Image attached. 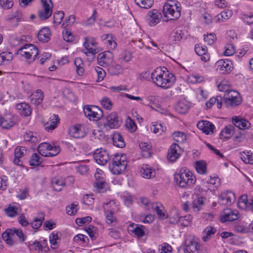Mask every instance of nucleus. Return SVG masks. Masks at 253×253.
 <instances>
[{
	"instance_id": "nucleus-18",
	"label": "nucleus",
	"mask_w": 253,
	"mask_h": 253,
	"mask_svg": "<svg viewBox=\"0 0 253 253\" xmlns=\"http://www.w3.org/2000/svg\"><path fill=\"white\" fill-rule=\"evenodd\" d=\"M106 125L111 128H116L119 127L122 123L121 120L118 116L116 113L110 114L106 118Z\"/></svg>"
},
{
	"instance_id": "nucleus-26",
	"label": "nucleus",
	"mask_w": 253,
	"mask_h": 253,
	"mask_svg": "<svg viewBox=\"0 0 253 253\" xmlns=\"http://www.w3.org/2000/svg\"><path fill=\"white\" fill-rule=\"evenodd\" d=\"M16 108L20 114L24 117L29 116L32 113V109L30 105L26 102L18 103L16 105Z\"/></svg>"
},
{
	"instance_id": "nucleus-39",
	"label": "nucleus",
	"mask_w": 253,
	"mask_h": 253,
	"mask_svg": "<svg viewBox=\"0 0 253 253\" xmlns=\"http://www.w3.org/2000/svg\"><path fill=\"white\" fill-rule=\"evenodd\" d=\"M215 229L211 226L207 227L202 233V239L206 242L208 241L212 235H214L215 233Z\"/></svg>"
},
{
	"instance_id": "nucleus-49",
	"label": "nucleus",
	"mask_w": 253,
	"mask_h": 253,
	"mask_svg": "<svg viewBox=\"0 0 253 253\" xmlns=\"http://www.w3.org/2000/svg\"><path fill=\"white\" fill-rule=\"evenodd\" d=\"M94 186L96 188V191L99 193L105 192L107 188V184L103 180L97 181L94 183Z\"/></svg>"
},
{
	"instance_id": "nucleus-23",
	"label": "nucleus",
	"mask_w": 253,
	"mask_h": 253,
	"mask_svg": "<svg viewBox=\"0 0 253 253\" xmlns=\"http://www.w3.org/2000/svg\"><path fill=\"white\" fill-rule=\"evenodd\" d=\"M144 227L143 225L132 223L128 226L127 230L130 234H134L140 238L144 235Z\"/></svg>"
},
{
	"instance_id": "nucleus-61",
	"label": "nucleus",
	"mask_w": 253,
	"mask_h": 253,
	"mask_svg": "<svg viewBox=\"0 0 253 253\" xmlns=\"http://www.w3.org/2000/svg\"><path fill=\"white\" fill-rule=\"evenodd\" d=\"M64 16V13L62 11H57L54 14L53 22L55 24L59 25L61 23Z\"/></svg>"
},
{
	"instance_id": "nucleus-55",
	"label": "nucleus",
	"mask_w": 253,
	"mask_h": 253,
	"mask_svg": "<svg viewBox=\"0 0 253 253\" xmlns=\"http://www.w3.org/2000/svg\"><path fill=\"white\" fill-rule=\"evenodd\" d=\"M84 230L87 233L88 235L92 239H94L97 235V228L93 225H89L84 228Z\"/></svg>"
},
{
	"instance_id": "nucleus-19",
	"label": "nucleus",
	"mask_w": 253,
	"mask_h": 253,
	"mask_svg": "<svg viewBox=\"0 0 253 253\" xmlns=\"http://www.w3.org/2000/svg\"><path fill=\"white\" fill-rule=\"evenodd\" d=\"M31 104L38 106L42 104L44 98L43 91L41 89H37L33 92L29 97Z\"/></svg>"
},
{
	"instance_id": "nucleus-59",
	"label": "nucleus",
	"mask_w": 253,
	"mask_h": 253,
	"mask_svg": "<svg viewBox=\"0 0 253 253\" xmlns=\"http://www.w3.org/2000/svg\"><path fill=\"white\" fill-rule=\"evenodd\" d=\"M27 152V149L25 147L17 146L14 150V156L15 157H22L25 155Z\"/></svg>"
},
{
	"instance_id": "nucleus-25",
	"label": "nucleus",
	"mask_w": 253,
	"mask_h": 253,
	"mask_svg": "<svg viewBox=\"0 0 253 253\" xmlns=\"http://www.w3.org/2000/svg\"><path fill=\"white\" fill-rule=\"evenodd\" d=\"M195 51L201 56V59L204 62H207L210 59V55L207 52V48L200 44H196L195 46Z\"/></svg>"
},
{
	"instance_id": "nucleus-48",
	"label": "nucleus",
	"mask_w": 253,
	"mask_h": 253,
	"mask_svg": "<svg viewBox=\"0 0 253 253\" xmlns=\"http://www.w3.org/2000/svg\"><path fill=\"white\" fill-rule=\"evenodd\" d=\"M142 150V155L143 157H149L150 156V146L147 143L141 142L139 144Z\"/></svg>"
},
{
	"instance_id": "nucleus-28",
	"label": "nucleus",
	"mask_w": 253,
	"mask_h": 253,
	"mask_svg": "<svg viewBox=\"0 0 253 253\" xmlns=\"http://www.w3.org/2000/svg\"><path fill=\"white\" fill-rule=\"evenodd\" d=\"M235 127L233 125H229L226 126L220 132L219 138L221 139H228L235 133Z\"/></svg>"
},
{
	"instance_id": "nucleus-54",
	"label": "nucleus",
	"mask_w": 253,
	"mask_h": 253,
	"mask_svg": "<svg viewBox=\"0 0 253 253\" xmlns=\"http://www.w3.org/2000/svg\"><path fill=\"white\" fill-rule=\"evenodd\" d=\"M154 210L160 219H164L168 217V216L166 213L164 207L162 206L156 205L154 208Z\"/></svg>"
},
{
	"instance_id": "nucleus-37",
	"label": "nucleus",
	"mask_w": 253,
	"mask_h": 253,
	"mask_svg": "<svg viewBox=\"0 0 253 253\" xmlns=\"http://www.w3.org/2000/svg\"><path fill=\"white\" fill-rule=\"evenodd\" d=\"M43 162V158L38 154L34 153L32 155L29 160V165L32 167H38Z\"/></svg>"
},
{
	"instance_id": "nucleus-51",
	"label": "nucleus",
	"mask_w": 253,
	"mask_h": 253,
	"mask_svg": "<svg viewBox=\"0 0 253 253\" xmlns=\"http://www.w3.org/2000/svg\"><path fill=\"white\" fill-rule=\"evenodd\" d=\"M40 218H35L34 220L31 223L33 228L37 229L41 226L44 220V214L43 212H42L40 213Z\"/></svg>"
},
{
	"instance_id": "nucleus-63",
	"label": "nucleus",
	"mask_w": 253,
	"mask_h": 253,
	"mask_svg": "<svg viewBox=\"0 0 253 253\" xmlns=\"http://www.w3.org/2000/svg\"><path fill=\"white\" fill-rule=\"evenodd\" d=\"M122 71L121 66L119 65H112L108 67V71L112 75H116L119 74Z\"/></svg>"
},
{
	"instance_id": "nucleus-34",
	"label": "nucleus",
	"mask_w": 253,
	"mask_h": 253,
	"mask_svg": "<svg viewBox=\"0 0 253 253\" xmlns=\"http://www.w3.org/2000/svg\"><path fill=\"white\" fill-rule=\"evenodd\" d=\"M50 31L48 28H43L40 30L38 34L37 37L39 40L42 42H47L49 40Z\"/></svg>"
},
{
	"instance_id": "nucleus-22",
	"label": "nucleus",
	"mask_w": 253,
	"mask_h": 253,
	"mask_svg": "<svg viewBox=\"0 0 253 253\" xmlns=\"http://www.w3.org/2000/svg\"><path fill=\"white\" fill-rule=\"evenodd\" d=\"M233 126L240 129H247L251 127V123L247 120L242 118L241 117L235 116L232 118Z\"/></svg>"
},
{
	"instance_id": "nucleus-32",
	"label": "nucleus",
	"mask_w": 253,
	"mask_h": 253,
	"mask_svg": "<svg viewBox=\"0 0 253 253\" xmlns=\"http://www.w3.org/2000/svg\"><path fill=\"white\" fill-rule=\"evenodd\" d=\"M83 126L82 125L77 124L70 129V134L75 138H81L84 136V133L83 131Z\"/></svg>"
},
{
	"instance_id": "nucleus-24",
	"label": "nucleus",
	"mask_w": 253,
	"mask_h": 253,
	"mask_svg": "<svg viewBox=\"0 0 253 253\" xmlns=\"http://www.w3.org/2000/svg\"><path fill=\"white\" fill-rule=\"evenodd\" d=\"M238 217V213L236 211H233L230 209L224 210L221 221L222 222L232 221L236 220Z\"/></svg>"
},
{
	"instance_id": "nucleus-60",
	"label": "nucleus",
	"mask_w": 253,
	"mask_h": 253,
	"mask_svg": "<svg viewBox=\"0 0 253 253\" xmlns=\"http://www.w3.org/2000/svg\"><path fill=\"white\" fill-rule=\"evenodd\" d=\"M101 105L106 110H110L112 107V103L107 97H103L101 100Z\"/></svg>"
},
{
	"instance_id": "nucleus-4",
	"label": "nucleus",
	"mask_w": 253,
	"mask_h": 253,
	"mask_svg": "<svg viewBox=\"0 0 253 253\" xmlns=\"http://www.w3.org/2000/svg\"><path fill=\"white\" fill-rule=\"evenodd\" d=\"M109 169L114 174H119L125 171L127 166L126 156L125 154H115L112 159Z\"/></svg>"
},
{
	"instance_id": "nucleus-57",
	"label": "nucleus",
	"mask_w": 253,
	"mask_h": 253,
	"mask_svg": "<svg viewBox=\"0 0 253 253\" xmlns=\"http://www.w3.org/2000/svg\"><path fill=\"white\" fill-rule=\"evenodd\" d=\"M78 203H73L71 205L66 207V211L68 214L72 215L75 214L78 210Z\"/></svg>"
},
{
	"instance_id": "nucleus-40",
	"label": "nucleus",
	"mask_w": 253,
	"mask_h": 253,
	"mask_svg": "<svg viewBox=\"0 0 253 253\" xmlns=\"http://www.w3.org/2000/svg\"><path fill=\"white\" fill-rule=\"evenodd\" d=\"M204 206L203 197H197L193 201L192 208L195 211H200Z\"/></svg>"
},
{
	"instance_id": "nucleus-35",
	"label": "nucleus",
	"mask_w": 253,
	"mask_h": 253,
	"mask_svg": "<svg viewBox=\"0 0 253 253\" xmlns=\"http://www.w3.org/2000/svg\"><path fill=\"white\" fill-rule=\"evenodd\" d=\"M53 189L56 191H61L66 185V182L61 178L54 177L52 180Z\"/></svg>"
},
{
	"instance_id": "nucleus-36",
	"label": "nucleus",
	"mask_w": 253,
	"mask_h": 253,
	"mask_svg": "<svg viewBox=\"0 0 253 253\" xmlns=\"http://www.w3.org/2000/svg\"><path fill=\"white\" fill-rule=\"evenodd\" d=\"M113 144L119 148H123L125 146V143L123 137L120 133L115 132L112 137Z\"/></svg>"
},
{
	"instance_id": "nucleus-33",
	"label": "nucleus",
	"mask_w": 253,
	"mask_h": 253,
	"mask_svg": "<svg viewBox=\"0 0 253 253\" xmlns=\"http://www.w3.org/2000/svg\"><path fill=\"white\" fill-rule=\"evenodd\" d=\"M189 107V103L185 100H183L177 103L175 106V109L180 114H185L187 112Z\"/></svg>"
},
{
	"instance_id": "nucleus-14",
	"label": "nucleus",
	"mask_w": 253,
	"mask_h": 253,
	"mask_svg": "<svg viewBox=\"0 0 253 253\" xmlns=\"http://www.w3.org/2000/svg\"><path fill=\"white\" fill-rule=\"evenodd\" d=\"M162 18L161 13L157 9L149 11L146 16V20L150 26H154L159 23Z\"/></svg>"
},
{
	"instance_id": "nucleus-8",
	"label": "nucleus",
	"mask_w": 253,
	"mask_h": 253,
	"mask_svg": "<svg viewBox=\"0 0 253 253\" xmlns=\"http://www.w3.org/2000/svg\"><path fill=\"white\" fill-rule=\"evenodd\" d=\"M4 113L3 106H0V126L2 128L9 129L15 124L16 119L12 114Z\"/></svg>"
},
{
	"instance_id": "nucleus-21",
	"label": "nucleus",
	"mask_w": 253,
	"mask_h": 253,
	"mask_svg": "<svg viewBox=\"0 0 253 253\" xmlns=\"http://www.w3.org/2000/svg\"><path fill=\"white\" fill-rule=\"evenodd\" d=\"M141 176L146 179H151L156 175L155 170L148 165H143L140 169Z\"/></svg>"
},
{
	"instance_id": "nucleus-29",
	"label": "nucleus",
	"mask_w": 253,
	"mask_h": 253,
	"mask_svg": "<svg viewBox=\"0 0 253 253\" xmlns=\"http://www.w3.org/2000/svg\"><path fill=\"white\" fill-rule=\"evenodd\" d=\"M179 146L176 144H173L170 147L168 153V159L171 162H174L179 157L180 154L178 152Z\"/></svg>"
},
{
	"instance_id": "nucleus-16",
	"label": "nucleus",
	"mask_w": 253,
	"mask_h": 253,
	"mask_svg": "<svg viewBox=\"0 0 253 253\" xmlns=\"http://www.w3.org/2000/svg\"><path fill=\"white\" fill-rule=\"evenodd\" d=\"M216 65L217 66V70L222 74H227L230 73L232 68L233 64L229 60L221 59L217 61Z\"/></svg>"
},
{
	"instance_id": "nucleus-7",
	"label": "nucleus",
	"mask_w": 253,
	"mask_h": 253,
	"mask_svg": "<svg viewBox=\"0 0 253 253\" xmlns=\"http://www.w3.org/2000/svg\"><path fill=\"white\" fill-rule=\"evenodd\" d=\"M17 54L34 61L39 55V51L34 44H28L20 48L17 50Z\"/></svg>"
},
{
	"instance_id": "nucleus-3",
	"label": "nucleus",
	"mask_w": 253,
	"mask_h": 253,
	"mask_svg": "<svg viewBox=\"0 0 253 253\" xmlns=\"http://www.w3.org/2000/svg\"><path fill=\"white\" fill-rule=\"evenodd\" d=\"M174 179L181 187H186L196 182L195 176L190 171L181 169L174 175Z\"/></svg>"
},
{
	"instance_id": "nucleus-30",
	"label": "nucleus",
	"mask_w": 253,
	"mask_h": 253,
	"mask_svg": "<svg viewBox=\"0 0 253 253\" xmlns=\"http://www.w3.org/2000/svg\"><path fill=\"white\" fill-rule=\"evenodd\" d=\"M60 122V119L57 115H53L51 117L49 122L44 125L45 129L47 131H50L54 129Z\"/></svg>"
},
{
	"instance_id": "nucleus-5",
	"label": "nucleus",
	"mask_w": 253,
	"mask_h": 253,
	"mask_svg": "<svg viewBox=\"0 0 253 253\" xmlns=\"http://www.w3.org/2000/svg\"><path fill=\"white\" fill-rule=\"evenodd\" d=\"M224 102L227 107H233L240 104L242 99L238 91L226 90L224 95Z\"/></svg>"
},
{
	"instance_id": "nucleus-52",
	"label": "nucleus",
	"mask_w": 253,
	"mask_h": 253,
	"mask_svg": "<svg viewBox=\"0 0 253 253\" xmlns=\"http://www.w3.org/2000/svg\"><path fill=\"white\" fill-rule=\"evenodd\" d=\"M174 140L179 143H183L186 140V136L184 132L181 131H176L172 135Z\"/></svg>"
},
{
	"instance_id": "nucleus-56",
	"label": "nucleus",
	"mask_w": 253,
	"mask_h": 253,
	"mask_svg": "<svg viewBox=\"0 0 253 253\" xmlns=\"http://www.w3.org/2000/svg\"><path fill=\"white\" fill-rule=\"evenodd\" d=\"M192 216L191 214H187L183 216H180L179 218V221L178 223H180L184 226H188L192 220Z\"/></svg>"
},
{
	"instance_id": "nucleus-43",
	"label": "nucleus",
	"mask_w": 253,
	"mask_h": 253,
	"mask_svg": "<svg viewBox=\"0 0 253 253\" xmlns=\"http://www.w3.org/2000/svg\"><path fill=\"white\" fill-rule=\"evenodd\" d=\"M12 54L9 52H3L0 54V65L7 64L8 62L12 60Z\"/></svg>"
},
{
	"instance_id": "nucleus-41",
	"label": "nucleus",
	"mask_w": 253,
	"mask_h": 253,
	"mask_svg": "<svg viewBox=\"0 0 253 253\" xmlns=\"http://www.w3.org/2000/svg\"><path fill=\"white\" fill-rule=\"evenodd\" d=\"M52 13V9L47 8H42L39 11L38 16L41 20H44L50 17Z\"/></svg>"
},
{
	"instance_id": "nucleus-44",
	"label": "nucleus",
	"mask_w": 253,
	"mask_h": 253,
	"mask_svg": "<svg viewBox=\"0 0 253 253\" xmlns=\"http://www.w3.org/2000/svg\"><path fill=\"white\" fill-rule=\"evenodd\" d=\"M60 239L58 237V233L53 232L49 236V241L51 247L52 249H56L59 246L58 243Z\"/></svg>"
},
{
	"instance_id": "nucleus-13",
	"label": "nucleus",
	"mask_w": 253,
	"mask_h": 253,
	"mask_svg": "<svg viewBox=\"0 0 253 253\" xmlns=\"http://www.w3.org/2000/svg\"><path fill=\"white\" fill-rule=\"evenodd\" d=\"M235 196L232 191L223 192L219 196L218 203L222 205H231L235 201Z\"/></svg>"
},
{
	"instance_id": "nucleus-15",
	"label": "nucleus",
	"mask_w": 253,
	"mask_h": 253,
	"mask_svg": "<svg viewBox=\"0 0 253 253\" xmlns=\"http://www.w3.org/2000/svg\"><path fill=\"white\" fill-rule=\"evenodd\" d=\"M114 204L115 203L113 201H110L108 203L103 204V208L106 215V222L108 224H110L116 222V219L114 216V211L112 209H111V205H114Z\"/></svg>"
},
{
	"instance_id": "nucleus-64",
	"label": "nucleus",
	"mask_w": 253,
	"mask_h": 253,
	"mask_svg": "<svg viewBox=\"0 0 253 253\" xmlns=\"http://www.w3.org/2000/svg\"><path fill=\"white\" fill-rule=\"evenodd\" d=\"M225 49L224 55L225 56L232 55L235 52V47L232 43L227 44Z\"/></svg>"
},
{
	"instance_id": "nucleus-11",
	"label": "nucleus",
	"mask_w": 253,
	"mask_h": 253,
	"mask_svg": "<svg viewBox=\"0 0 253 253\" xmlns=\"http://www.w3.org/2000/svg\"><path fill=\"white\" fill-rule=\"evenodd\" d=\"M185 248L180 247L178 250L180 252L182 251L184 253H185L186 251L188 253H198L200 249V244L198 242L194 239H188L185 241Z\"/></svg>"
},
{
	"instance_id": "nucleus-46",
	"label": "nucleus",
	"mask_w": 253,
	"mask_h": 253,
	"mask_svg": "<svg viewBox=\"0 0 253 253\" xmlns=\"http://www.w3.org/2000/svg\"><path fill=\"white\" fill-rule=\"evenodd\" d=\"M134 1L138 6L144 9L151 8L154 3V0H134Z\"/></svg>"
},
{
	"instance_id": "nucleus-45",
	"label": "nucleus",
	"mask_w": 253,
	"mask_h": 253,
	"mask_svg": "<svg viewBox=\"0 0 253 253\" xmlns=\"http://www.w3.org/2000/svg\"><path fill=\"white\" fill-rule=\"evenodd\" d=\"M18 208L16 206L9 205L7 208L4 209L6 215L9 217H14L18 214Z\"/></svg>"
},
{
	"instance_id": "nucleus-47",
	"label": "nucleus",
	"mask_w": 253,
	"mask_h": 253,
	"mask_svg": "<svg viewBox=\"0 0 253 253\" xmlns=\"http://www.w3.org/2000/svg\"><path fill=\"white\" fill-rule=\"evenodd\" d=\"M196 171L201 174H204L207 172V165L204 161H198L196 162Z\"/></svg>"
},
{
	"instance_id": "nucleus-42",
	"label": "nucleus",
	"mask_w": 253,
	"mask_h": 253,
	"mask_svg": "<svg viewBox=\"0 0 253 253\" xmlns=\"http://www.w3.org/2000/svg\"><path fill=\"white\" fill-rule=\"evenodd\" d=\"M169 222L170 224L178 223L179 218L180 217L178 211L176 209H172L169 212Z\"/></svg>"
},
{
	"instance_id": "nucleus-27",
	"label": "nucleus",
	"mask_w": 253,
	"mask_h": 253,
	"mask_svg": "<svg viewBox=\"0 0 253 253\" xmlns=\"http://www.w3.org/2000/svg\"><path fill=\"white\" fill-rule=\"evenodd\" d=\"M101 39L108 49H114L116 47L117 44L112 34H104L102 35Z\"/></svg>"
},
{
	"instance_id": "nucleus-31",
	"label": "nucleus",
	"mask_w": 253,
	"mask_h": 253,
	"mask_svg": "<svg viewBox=\"0 0 253 253\" xmlns=\"http://www.w3.org/2000/svg\"><path fill=\"white\" fill-rule=\"evenodd\" d=\"M24 140L31 144H36L39 142V136L34 131H29L23 135Z\"/></svg>"
},
{
	"instance_id": "nucleus-20",
	"label": "nucleus",
	"mask_w": 253,
	"mask_h": 253,
	"mask_svg": "<svg viewBox=\"0 0 253 253\" xmlns=\"http://www.w3.org/2000/svg\"><path fill=\"white\" fill-rule=\"evenodd\" d=\"M197 127L207 134H211L214 132L215 126L208 121H199L197 125Z\"/></svg>"
},
{
	"instance_id": "nucleus-62",
	"label": "nucleus",
	"mask_w": 253,
	"mask_h": 253,
	"mask_svg": "<svg viewBox=\"0 0 253 253\" xmlns=\"http://www.w3.org/2000/svg\"><path fill=\"white\" fill-rule=\"evenodd\" d=\"M204 41L209 45L212 44L216 40V37L215 34L211 33L204 36Z\"/></svg>"
},
{
	"instance_id": "nucleus-17",
	"label": "nucleus",
	"mask_w": 253,
	"mask_h": 253,
	"mask_svg": "<svg viewBox=\"0 0 253 253\" xmlns=\"http://www.w3.org/2000/svg\"><path fill=\"white\" fill-rule=\"evenodd\" d=\"M238 206L240 209L253 211V199H250L249 201H248L247 195H243L239 198Z\"/></svg>"
},
{
	"instance_id": "nucleus-9",
	"label": "nucleus",
	"mask_w": 253,
	"mask_h": 253,
	"mask_svg": "<svg viewBox=\"0 0 253 253\" xmlns=\"http://www.w3.org/2000/svg\"><path fill=\"white\" fill-rule=\"evenodd\" d=\"M23 20L22 14L18 10L12 12L6 18L7 24L11 29L16 28L18 25L19 23Z\"/></svg>"
},
{
	"instance_id": "nucleus-1",
	"label": "nucleus",
	"mask_w": 253,
	"mask_h": 253,
	"mask_svg": "<svg viewBox=\"0 0 253 253\" xmlns=\"http://www.w3.org/2000/svg\"><path fill=\"white\" fill-rule=\"evenodd\" d=\"M152 82L157 86L163 89H168L175 82V77L169 73L167 68H157L151 74Z\"/></svg>"
},
{
	"instance_id": "nucleus-12",
	"label": "nucleus",
	"mask_w": 253,
	"mask_h": 253,
	"mask_svg": "<svg viewBox=\"0 0 253 253\" xmlns=\"http://www.w3.org/2000/svg\"><path fill=\"white\" fill-rule=\"evenodd\" d=\"M113 55L109 51L100 53L97 55L98 63L103 67L108 66L113 62Z\"/></svg>"
},
{
	"instance_id": "nucleus-58",
	"label": "nucleus",
	"mask_w": 253,
	"mask_h": 253,
	"mask_svg": "<svg viewBox=\"0 0 253 253\" xmlns=\"http://www.w3.org/2000/svg\"><path fill=\"white\" fill-rule=\"evenodd\" d=\"M241 158L243 161L246 164H253V157L252 156V154L250 153L249 152L247 153L243 152V153L241 154Z\"/></svg>"
},
{
	"instance_id": "nucleus-38",
	"label": "nucleus",
	"mask_w": 253,
	"mask_h": 253,
	"mask_svg": "<svg viewBox=\"0 0 253 253\" xmlns=\"http://www.w3.org/2000/svg\"><path fill=\"white\" fill-rule=\"evenodd\" d=\"M51 148V145L47 142L41 143L38 147L39 153L42 156L47 157L48 152Z\"/></svg>"
},
{
	"instance_id": "nucleus-2",
	"label": "nucleus",
	"mask_w": 253,
	"mask_h": 253,
	"mask_svg": "<svg viewBox=\"0 0 253 253\" xmlns=\"http://www.w3.org/2000/svg\"><path fill=\"white\" fill-rule=\"evenodd\" d=\"M181 10L180 2L176 0H169L163 6V13L168 20H174L180 16Z\"/></svg>"
},
{
	"instance_id": "nucleus-50",
	"label": "nucleus",
	"mask_w": 253,
	"mask_h": 253,
	"mask_svg": "<svg viewBox=\"0 0 253 253\" xmlns=\"http://www.w3.org/2000/svg\"><path fill=\"white\" fill-rule=\"evenodd\" d=\"M188 81L192 84L201 83L204 81V77L201 75L194 74L188 78Z\"/></svg>"
},
{
	"instance_id": "nucleus-10",
	"label": "nucleus",
	"mask_w": 253,
	"mask_h": 253,
	"mask_svg": "<svg viewBox=\"0 0 253 253\" xmlns=\"http://www.w3.org/2000/svg\"><path fill=\"white\" fill-rule=\"evenodd\" d=\"M93 157L96 163L100 165H104L110 159L109 152L102 148L96 149L93 154Z\"/></svg>"
},
{
	"instance_id": "nucleus-53",
	"label": "nucleus",
	"mask_w": 253,
	"mask_h": 253,
	"mask_svg": "<svg viewBox=\"0 0 253 253\" xmlns=\"http://www.w3.org/2000/svg\"><path fill=\"white\" fill-rule=\"evenodd\" d=\"M182 31L178 30H174L171 34L170 37V40L173 43H177L180 41L182 39Z\"/></svg>"
},
{
	"instance_id": "nucleus-6",
	"label": "nucleus",
	"mask_w": 253,
	"mask_h": 253,
	"mask_svg": "<svg viewBox=\"0 0 253 253\" xmlns=\"http://www.w3.org/2000/svg\"><path fill=\"white\" fill-rule=\"evenodd\" d=\"M84 112L90 121H97L103 116L102 110L94 105H86L84 108Z\"/></svg>"
}]
</instances>
